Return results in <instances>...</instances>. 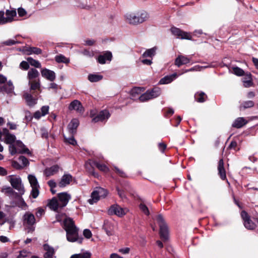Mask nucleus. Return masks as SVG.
Masks as SVG:
<instances>
[{
	"instance_id": "nucleus-55",
	"label": "nucleus",
	"mask_w": 258,
	"mask_h": 258,
	"mask_svg": "<svg viewBox=\"0 0 258 258\" xmlns=\"http://www.w3.org/2000/svg\"><path fill=\"white\" fill-rule=\"evenodd\" d=\"M65 140L66 142L73 145H75L77 144V142L73 137H71L68 139L65 138Z\"/></svg>"
},
{
	"instance_id": "nucleus-8",
	"label": "nucleus",
	"mask_w": 258,
	"mask_h": 258,
	"mask_svg": "<svg viewBox=\"0 0 258 258\" xmlns=\"http://www.w3.org/2000/svg\"><path fill=\"white\" fill-rule=\"evenodd\" d=\"M117 224L112 221L105 220L103 225V229L108 236L114 234L115 229L116 228Z\"/></svg>"
},
{
	"instance_id": "nucleus-18",
	"label": "nucleus",
	"mask_w": 258,
	"mask_h": 258,
	"mask_svg": "<svg viewBox=\"0 0 258 258\" xmlns=\"http://www.w3.org/2000/svg\"><path fill=\"white\" fill-rule=\"evenodd\" d=\"M23 97L25 99L27 104L29 106H33L37 103V98L33 97L31 94L28 92L24 93Z\"/></svg>"
},
{
	"instance_id": "nucleus-54",
	"label": "nucleus",
	"mask_w": 258,
	"mask_h": 258,
	"mask_svg": "<svg viewBox=\"0 0 258 258\" xmlns=\"http://www.w3.org/2000/svg\"><path fill=\"white\" fill-rule=\"evenodd\" d=\"M18 13L20 17H23L26 15L27 12L24 9L20 8L18 9Z\"/></svg>"
},
{
	"instance_id": "nucleus-61",
	"label": "nucleus",
	"mask_w": 258,
	"mask_h": 258,
	"mask_svg": "<svg viewBox=\"0 0 258 258\" xmlns=\"http://www.w3.org/2000/svg\"><path fill=\"white\" fill-rule=\"evenodd\" d=\"M82 53L84 55H86V56H88L89 57H92L93 56V53L91 52H90L88 50H83V51L82 52Z\"/></svg>"
},
{
	"instance_id": "nucleus-30",
	"label": "nucleus",
	"mask_w": 258,
	"mask_h": 258,
	"mask_svg": "<svg viewBox=\"0 0 258 258\" xmlns=\"http://www.w3.org/2000/svg\"><path fill=\"white\" fill-rule=\"evenodd\" d=\"M64 229L66 231L69 230L70 229H72L74 228H77L76 226L74 224V222L70 218H67L64 220Z\"/></svg>"
},
{
	"instance_id": "nucleus-36",
	"label": "nucleus",
	"mask_w": 258,
	"mask_h": 258,
	"mask_svg": "<svg viewBox=\"0 0 258 258\" xmlns=\"http://www.w3.org/2000/svg\"><path fill=\"white\" fill-rule=\"evenodd\" d=\"M254 105V103L252 101H246L240 104L239 109L240 110H243L245 109L252 107Z\"/></svg>"
},
{
	"instance_id": "nucleus-3",
	"label": "nucleus",
	"mask_w": 258,
	"mask_h": 258,
	"mask_svg": "<svg viewBox=\"0 0 258 258\" xmlns=\"http://www.w3.org/2000/svg\"><path fill=\"white\" fill-rule=\"evenodd\" d=\"M28 179L31 187H32L31 195L34 199H35L38 196L39 194L40 186L38 183L37 179L34 175L29 174L28 176Z\"/></svg>"
},
{
	"instance_id": "nucleus-34",
	"label": "nucleus",
	"mask_w": 258,
	"mask_h": 258,
	"mask_svg": "<svg viewBox=\"0 0 258 258\" xmlns=\"http://www.w3.org/2000/svg\"><path fill=\"white\" fill-rule=\"evenodd\" d=\"M100 198L98 194L97 189H96L92 192L91 198L88 200V202L91 205H93V204L97 202L99 200Z\"/></svg>"
},
{
	"instance_id": "nucleus-45",
	"label": "nucleus",
	"mask_w": 258,
	"mask_h": 258,
	"mask_svg": "<svg viewBox=\"0 0 258 258\" xmlns=\"http://www.w3.org/2000/svg\"><path fill=\"white\" fill-rule=\"evenodd\" d=\"M98 194L100 197V198H105L108 195V191L107 190L101 188V187H97L96 188Z\"/></svg>"
},
{
	"instance_id": "nucleus-58",
	"label": "nucleus",
	"mask_w": 258,
	"mask_h": 258,
	"mask_svg": "<svg viewBox=\"0 0 258 258\" xmlns=\"http://www.w3.org/2000/svg\"><path fill=\"white\" fill-rule=\"evenodd\" d=\"M12 166L17 169H20L22 168V166L20 165L17 161H13L12 162Z\"/></svg>"
},
{
	"instance_id": "nucleus-26",
	"label": "nucleus",
	"mask_w": 258,
	"mask_h": 258,
	"mask_svg": "<svg viewBox=\"0 0 258 258\" xmlns=\"http://www.w3.org/2000/svg\"><path fill=\"white\" fill-rule=\"evenodd\" d=\"M247 123V121L243 117H238L232 124V126L235 128H241Z\"/></svg>"
},
{
	"instance_id": "nucleus-52",
	"label": "nucleus",
	"mask_w": 258,
	"mask_h": 258,
	"mask_svg": "<svg viewBox=\"0 0 258 258\" xmlns=\"http://www.w3.org/2000/svg\"><path fill=\"white\" fill-rule=\"evenodd\" d=\"M83 235L86 238H90L92 237V232L91 231L88 229H86L83 231Z\"/></svg>"
},
{
	"instance_id": "nucleus-25",
	"label": "nucleus",
	"mask_w": 258,
	"mask_h": 258,
	"mask_svg": "<svg viewBox=\"0 0 258 258\" xmlns=\"http://www.w3.org/2000/svg\"><path fill=\"white\" fill-rule=\"evenodd\" d=\"M111 59V53L109 51H107L103 55H100L98 56V61L101 64H104L106 60L110 61Z\"/></svg>"
},
{
	"instance_id": "nucleus-63",
	"label": "nucleus",
	"mask_w": 258,
	"mask_h": 258,
	"mask_svg": "<svg viewBox=\"0 0 258 258\" xmlns=\"http://www.w3.org/2000/svg\"><path fill=\"white\" fill-rule=\"evenodd\" d=\"M43 116L44 115H42L40 111H37L35 112L34 114V117L36 119H39L41 116Z\"/></svg>"
},
{
	"instance_id": "nucleus-32",
	"label": "nucleus",
	"mask_w": 258,
	"mask_h": 258,
	"mask_svg": "<svg viewBox=\"0 0 258 258\" xmlns=\"http://www.w3.org/2000/svg\"><path fill=\"white\" fill-rule=\"evenodd\" d=\"M79 124V122L77 119L74 118L71 120V122L68 125V128L71 134H73L75 131Z\"/></svg>"
},
{
	"instance_id": "nucleus-59",
	"label": "nucleus",
	"mask_w": 258,
	"mask_h": 258,
	"mask_svg": "<svg viewBox=\"0 0 258 258\" xmlns=\"http://www.w3.org/2000/svg\"><path fill=\"white\" fill-rule=\"evenodd\" d=\"M130 251L129 247H125L123 248H120L118 250V251L122 254H127Z\"/></svg>"
},
{
	"instance_id": "nucleus-13",
	"label": "nucleus",
	"mask_w": 258,
	"mask_h": 258,
	"mask_svg": "<svg viewBox=\"0 0 258 258\" xmlns=\"http://www.w3.org/2000/svg\"><path fill=\"white\" fill-rule=\"evenodd\" d=\"M59 202L60 204V207L66 206L71 199V196L67 192H62L58 195Z\"/></svg>"
},
{
	"instance_id": "nucleus-41",
	"label": "nucleus",
	"mask_w": 258,
	"mask_h": 258,
	"mask_svg": "<svg viewBox=\"0 0 258 258\" xmlns=\"http://www.w3.org/2000/svg\"><path fill=\"white\" fill-rule=\"evenodd\" d=\"M27 60L29 63V64L31 65L32 66H33L37 68H41V64L37 60H35L33 59L32 57H28L27 58Z\"/></svg>"
},
{
	"instance_id": "nucleus-33",
	"label": "nucleus",
	"mask_w": 258,
	"mask_h": 258,
	"mask_svg": "<svg viewBox=\"0 0 258 258\" xmlns=\"http://www.w3.org/2000/svg\"><path fill=\"white\" fill-rule=\"evenodd\" d=\"M28 85L30 90H40V83L39 79L37 80L30 81L28 82Z\"/></svg>"
},
{
	"instance_id": "nucleus-47",
	"label": "nucleus",
	"mask_w": 258,
	"mask_h": 258,
	"mask_svg": "<svg viewBox=\"0 0 258 258\" xmlns=\"http://www.w3.org/2000/svg\"><path fill=\"white\" fill-rule=\"evenodd\" d=\"M232 70L233 73L237 76H241L244 75L243 70L238 67H233Z\"/></svg>"
},
{
	"instance_id": "nucleus-20",
	"label": "nucleus",
	"mask_w": 258,
	"mask_h": 258,
	"mask_svg": "<svg viewBox=\"0 0 258 258\" xmlns=\"http://www.w3.org/2000/svg\"><path fill=\"white\" fill-rule=\"evenodd\" d=\"M190 61V59L184 55H179L175 60V64L178 67L187 64Z\"/></svg>"
},
{
	"instance_id": "nucleus-43",
	"label": "nucleus",
	"mask_w": 258,
	"mask_h": 258,
	"mask_svg": "<svg viewBox=\"0 0 258 258\" xmlns=\"http://www.w3.org/2000/svg\"><path fill=\"white\" fill-rule=\"evenodd\" d=\"M90 257L91 253L89 252H86L82 253L73 254L70 258H90Z\"/></svg>"
},
{
	"instance_id": "nucleus-50",
	"label": "nucleus",
	"mask_w": 258,
	"mask_h": 258,
	"mask_svg": "<svg viewBox=\"0 0 258 258\" xmlns=\"http://www.w3.org/2000/svg\"><path fill=\"white\" fill-rule=\"evenodd\" d=\"M143 90L141 88L135 87L132 89L131 91V93L133 96H135L136 94H139Z\"/></svg>"
},
{
	"instance_id": "nucleus-5",
	"label": "nucleus",
	"mask_w": 258,
	"mask_h": 258,
	"mask_svg": "<svg viewBox=\"0 0 258 258\" xmlns=\"http://www.w3.org/2000/svg\"><path fill=\"white\" fill-rule=\"evenodd\" d=\"M16 136L13 134H7L5 137V142L7 144H9V150L11 155H13L17 153L16 147L15 145L16 143Z\"/></svg>"
},
{
	"instance_id": "nucleus-44",
	"label": "nucleus",
	"mask_w": 258,
	"mask_h": 258,
	"mask_svg": "<svg viewBox=\"0 0 258 258\" xmlns=\"http://www.w3.org/2000/svg\"><path fill=\"white\" fill-rule=\"evenodd\" d=\"M27 51L29 52L28 54H31L32 53L36 54H39L42 53V50L41 49L38 48V47H29Z\"/></svg>"
},
{
	"instance_id": "nucleus-48",
	"label": "nucleus",
	"mask_w": 258,
	"mask_h": 258,
	"mask_svg": "<svg viewBox=\"0 0 258 258\" xmlns=\"http://www.w3.org/2000/svg\"><path fill=\"white\" fill-rule=\"evenodd\" d=\"M140 209L146 215H149L150 214L148 207L144 204L141 203L139 205Z\"/></svg>"
},
{
	"instance_id": "nucleus-21",
	"label": "nucleus",
	"mask_w": 258,
	"mask_h": 258,
	"mask_svg": "<svg viewBox=\"0 0 258 258\" xmlns=\"http://www.w3.org/2000/svg\"><path fill=\"white\" fill-rule=\"evenodd\" d=\"M43 248L46 251V252L44 254V257L53 258L55 253L54 248L47 244H45L43 245Z\"/></svg>"
},
{
	"instance_id": "nucleus-14",
	"label": "nucleus",
	"mask_w": 258,
	"mask_h": 258,
	"mask_svg": "<svg viewBox=\"0 0 258 258\" xmlns=\"http://www.w3.org/2000/svg\"><path fill=\"white\" fill-rule=\"evenodd\" d=\"M41 73L42 77L50 81H53L55 79V73L52 71L47 69H43L41 70Z\"/></svg>"
},
{
	"instance_id": "nucleus-60",
	"label": "nucleus",
	"mask_w": 258,
	"mask_h": 258,
	"mask_svg": "<svg viewBox=\"0 0 258 258\" xmlns=\"http://www.w3.org/2000/svg\"><path fill=\"white\" fill-rule=\"evenodd\" d=\"M115 169L116 173L117 174H118L120 176H121V177L125 176V174L123 171L120 170L119 169H118L117 167H115Z\"/></svg>"
},
{
	"instance_id": "nucleus-17",
	"label": "nucleus",
	"mask_w": 258,
	"mask_h": 258,
	"mask_svg": "<svg viewBox=\"0 0 258 258\" xmlns=\"http://www.w3.org/2000/svg\"><path fill=\"white\" fill-rule=\"evenodd\" d=\"M24 223L28 225H32L35 223V218L33 214L27 212L24 215Z\"/></svg>"
},
{
	"instance_id": "nucleus-29",
	"label": "nucleus",
	"mask_w": 258,
	"mask_h": 258,
	"mask_svg": "<svg viewBox=\"0 0 258 258\" xmlns=\"http://www.w3.org/2000/svg\"><path fill=\"white\" fill-rule=\"evenodd\" d=\"M39 76L38 71L33 68L31 69L28 72L27 78L29 81L37 80L36 79Z\"/></svg>"
},
{
	"instance_id": "nucleus-15",
	"label": "nucleus",
	"mask_w": 258,
	"mask_h": 258,
	"mask_svg": "<svg viewBox=\"0 0 258 258\" xmlns=\"http://www.w3.org/2000/svg\"><path fill=\"white\" fill-rule=\"evenodd\" d=\"M217 169L218 171V175L220 176L221 179L222 180H226V174L224 167V161L222 159L219 161Z\"/></svg>"
},
{
	"instance_id": "nucleus-27",
	"label": "nucleus",
	"mask_w": 258,
	"mask_h": 258,
	"mask_svg": "<svg viewBox=\"0 0 258 258\" xmlns=\"http://www.w3.org/2000/svg\"><path fill=\"white\" fill-rule=\"evenodd\" d=\"M14 87L12 82L11 81L7 82L1 88L2 91H4L8 94L12 93L14 92Z\"/></svg>"
},
{
	"instance_id": "nucleus-7",
	"label": "nucleus",
	"mask_w": 258,
	"mask_h": 258,
	"mask_svg": "<svg viewBox=\"0 0 258 258\" xmlns=\"http://www.w3.org/2000/svg\"><path fill=\"white\" fill-rule=\"evenodd\" d=\"M241 217L246 228L249 230H253L256 228V225L251 221L249 216L245 211L241 212Z\"/></svg>"
},
{
	"instance_id": "nucleus-19",
	"label": "nucleus",
	"mask_w": 258,
	"mask_h": 258,
	"mask_svg": "<svg viewBox=\"0 0 258 258\" xmlns=\"http://www.w3.org/2000/svg\"><path fill=\"white\" fill-rule=\"evenodd\" d=\"M15 145L16 147L17 153L28 154L30 153L29 149L25 147L21 141L19 140L16 141Z\"/></svg>"
},
{
	"instance_id": "nucleus-51",
	"label": "nucleus",
	"mask_w": 258,
	"mask_h": 258,
	"mask_svg": "<svg viewBox=\"0 0 258 258\" xmlns=\"http://www.w3.org/2000/svg\"><path fill=\"white\" fill-rule=\"evenodd\" d=\"M20 161L23 164L24 166H26L28 165L29 161L28 159L24 156H21L19 158Z\"/></svg>"
},
{
	"instance_id": "nucleus-37",
	"label": "nucleus",
	"mask_w": 258,
	"mask_h": 258,
	"mask_svg": "<svg viewBox=\"0 0 258 258\" xmlns=\"http://www.w3.org/2000/svg\"><path fill=\"white\" fill-rule=\"evenodd\" d=\"M94 165L101 171L104 173H108L109 171V168L104 164H102L98 162H95Z\"/></svg>"
},
{
	"instance_id": "nucleus-56",
	"label": "nucleus",
	"mask_w": 258,
	"mask_h": 258,
	"mask_svg": "<svg viewBox=\"0 0 258 258\" xmlns=\"http://www.w3.org/2000/svg\"><path fill=\"white\" fill-rule=\"evenodd\" d=\"M7 78L3 75H0V85H5L7 83ZM2 87H0V89Z\"/></svg>"
},
{
	"instance_id": "nucleus-6",
	"label": "nucleus",
	"mask_w": 258,
	"mask_h": 258,
	"mask_svg": "<svg viewBox=\"0 0 258 258\" xmlns=\"http://www.w3.org/2000/svg\"><path fill=\"white\" fill-rule=\"evenodd\" d=\"M160 94V91L158 89H155L151 91H147L142 94L140 97L139 100L141 102H145L150 99L157 97Z\"/></svg>"
},
{
	"instance_id": "nucleus-57",
	"label": "nucleus",
	"mask_w": 258,
	"mask_h": 258,
	"mask_svg": "<svg viewBox=\"0 0 258 258\" xmlns=\"http://www.w3.org/2000/svg\"><path fill=\"white\" fill-rule=\"evenodd\" d=\"M5 14L3 11H0V24H5Z\"/></svg>"
},
{
	"instance_id": "nucleus-9",
	"label": "nucleus",
	"mask_w": 258,
	"mask_h": 258,
	"mask_svg": "<svg viewBox=\"0 0 258 258\" xmlns=\"http://www.w3.org/2000/svg\"><path fill=\"white\" fill-rule=\"evenodd\" d=\"M128 211L127 209H123L117 205H113L109 209L108 213L110 215H115L118 217H122L125 215Z\"/></svg>"
},
{
	"instance_id": "nucleus-64",
	"label": "nucleus",
	"mask_w": 258,
	"mask_h": 258,
	"mask_svg": "<svg viewBox=\"0 0 258 258\" xmlns=\"http://www.w3.org/2000/svg\"><path fill=\"white\" fill-rule=\"evenodd\" d=\"M44 212V211L42 209L39 208L37 210V211L36 213V215L37 217H41Z\"/></svg>"
},
{
	"instance_id": "nucleus-39",
	"label": "nucleus",
	"mask_w": 258,
	"mask_h": 258,
	"mask_svg": "<svg viewBox=\"0 0 258 258\" xmlns=\"http://www.w3.org/2000/svg\"><path fill=\"white\" fill-rule=\"evenodd\" d=\"M157 50L156 47H153L152 48L147 50L143 54L142 56L143 57H152L155 55L156 51Z\"/></svg>"
},
{
	"instance_id": "nucleus-62",
	"label": "nucleus",
	"mask_w": 258,
	"mask_h": 258,
	"mask_svg": "<svg viewBox=\"0 0 258 258\" xmlns=\"http://www.w3.org/2000/svg\"><path fill=\"white\" fill-rule=\"evenodd\" d=\"M16 43V42L13 40H9L4 42L6 45H12Z\"/></svg>"
},
{
	"instance_id": "nucleus-23",
	"label": "nucleus",
	"mask_w": 258,
	"mask_h": 258,
	"mask_svg": "<svg viewBox=\"0 0 258 258\" xmlns=\"http://www.w3.org/2000/svg\"><path fill=\"white\" fill-rule=\"evenodd\" d=\"M70 110H75L79 112H82L83 111V107L80 103L77 100H75L71 103L69 107Z\"/></svg>"
},
{
	"instance_id": "nucleus-11",
	"label": "nucleus",
	"mask_w": 258,
	"mask_h": 258,
	"mask_svg": "<svg viewBox=\"0 0 258 258\" xmlns=\"http://www.w3.org/2000/svg\"><path fill=\"white\" fill-rule=\"evenodd\" d=\"M110 116V114L108 110H103L101 111L97 116L93 117L92 120L95 122L103 121L108 119Z\"/></svg>"
},
{
	"instance_id": "nucleus-22",
	"label": "nucleus",
	"mask_w": 258,
	"mask_h": 258,
	"mask_svg": "<svg viewBox=\"0 0 258 258\" xmlns=\"http://www.w3.org/2000/svg\"><path fill=\"white\" fill-rule=\"evenodd\" d=\"M178 75L176 73H174L172 75H167L162 78L160 81V84H167L171 82H172L174 80H175Z\"/></svg>"
},
{
	"instance_id": "nucleus-4",
	"label": "nucleus",
	"mask_w": 258,
	"mask_h": 258,
	"mask_svg": "<svg viewBox=\"0 0 258 258\" xmlns=\"http://www.w3.org/2000/svg\"><path fill=\"white\" fill-rule=\"evenodd\" d=\"M157 220L160 227L161 238L164 240H167L168 238V228L163 217L161 215H158Z\"/></svg>"
},
{
	"instance_id": "nucleus-38",
	"label": "nucleus",
	"mask_w": 258,
	"mask_h": 258,
	"mask_svg": "<svg viewBox=\"0 0 258 258\" xmlns=\"http://www.w3.org/2000/svg\"><path fill=\"white\" fill-rule=\"evenodd\" d=\"M55 60L58 63L62 62L66 64H68L70 62L69 58L66 57L62 54H59L55 56Z\"/></svg>"
},
{
	"instance_id": "nucleus-35",
	"label": "nucleus",
	"mask_w": 258,
	"mask_h": 258,
	"mask_svg": "<svg viewBox=\"0 0 258 258\" xmlns=\"http://www.w3.org/2000/svg\"><path fill=\"white\" fill-rule=\"evenodd\" d=\"M195 97L197 101L200 103L205 102L207 98L206 94L203 92H197Z\"/></svg>"
},
{
	"instance_id": "nucleus-46",
	"label": "nucleus",
	"mask_w": 258,
	"mask_h": 258,
	"mask_svg": "<svg viewBox=\"0 0 258 258\" xmlns=\"http://www.w3.org/2000/svg\"><path fill=\"white\" fill-rule=\"evenodd\" d=\"M2 192L7 195L13 194L15 192L10 186H4L1 190Z\"/></svg>"
},
{
	"instance_id": "nucleus-42",
	"label": "nucleus",
	"mask_w": 258,
	"mask_h": 258,
	"mask_svg": "<svg viewBox=\"0 0 258 258\" xmlns=\"http://www.w3.org/2000/svg\"><path fill=\"white\" fill-rule=\"evenodd\" d=\"M103 77L101 75L91 74L88 77V80L91 82H96L101 80Z\"/></svg>"
},
{
	"instance_id": "nucleus-2",
	"label": "nucleus",
	"mask_w": 258,
	"mask_h": 258,
	"mask_svg": "<svg viewBox=\"0 0 258 258\" xmlns=\"http://www.w3.org/2000/svg\"><path fill=\"white\" fill-rule=\"evenodd\" d=\"M7 179L12 186L19 191V194L22 195L25 193V188L21 178L19 176L14 175H10L8 176Z\"/></svg>"
},
{
	"instance_id": "nucleus-40",
	"label": "nucleus",
	"mask_w": 258,
	"mask_h": 258,
	"mask_svg": "<svg viewBox=\"0 0 258 258\" xmlns=\"http://www.w3.org/2000/svg\"><path fill=\"white\" fill-rule=\"evenodd\" d=\"M245 79L243 81V86L247 88L252 86L253 83L250 74H246Z\"/></svg>"
},
{
	"instance_id": "nucleus-1",
	"label": "nucleus",
	"mask_w": 258,
	"mask_h": 258,
	"mask_svg": "<svg viewBox=\"0 0 258 258\" xmlns=\"http://www.w3.org/2000/svg\"><path fill=\"white\" fill-rule=\"evenodd\" d=\"M148 18V15L145 11H140L137 13H127L125 15L127 22L130 24L138 25L145 22Z\"/></svg>"
},
{
	"instance_id": "nucleus-53",
	"label": "nucleus",
	"mask_w": 258,
	"mask_h": 258,
	"mask_svg": "<svg viewBox=\"0 0 258 258\" xmlns=\"http://www.w3.org/2000/svg\"><path fill=\"white\" fill-rule=\"evenodd\" d=\"M49 106H43L41 108V112L42 115H45L48 112Z\"/></svg>"
},
{
	"instance_id": "nucleus-28",
	"label": "nucleus",
	"mask_w": 258,
	"mask_h": 258,
	"mask_svg": "<svg viewBox=\"0 0 258 258\" xmlns=\"http://www.w3.org/2000/svg\"><path fill=\"white\" fill-rule=\"evenodd\" d=\"M59 169L58 165H53L49 168H47L44 171V174L46 176H50L56 173Z\"/></svg>"
},
{
	"instance_id": "nucleus-10",
	"label": "nucleus",
	"mask_w": 258,
	"mask_h": 258,
	"mask_svg": "<svg viewBox=\"0 0 258 258\" xmlns=\"http://www.w3.org/2000/svg\"><path fill=\"white\" fill-rule=\"evenodd\" d=\"M171 32L177 38L188 40H190L191 39V36L189 33L184 32L177 28L172 27L171 28Z\"/></svg>"
},
{
	"instance_id": "nucleus-16",
	"label": "nucleus",
	"mask_w": 258,
	"mask_h": 258,
	"mask_svg": "<svg viewBox=\"0 0 258 258\" xmlns=\"http://www.w3.org/2000/svg\"><path fill=\"white\" fill-rule=\"evenodd\" d=\"M72 180V176L69 174H64L60 181L59 182L58 185L60 187H63L67 185H69Z\"/></svg>"
},
{
	"instance_id": "nucleus-12",
	"label": "nucleus",
	"mask_w": 258,
	"mask_h": 258,
	"mask_svg": "<svg viewBox=\"0 0 258 258\" xmlns=\"http://www.w3.org/2000/svg\"><path fill=\"white\" fill-rule=\"evenodd\" d=\"M67 238L69 241L75 242L78 239V229L74 228L66 231Z\"/></svg>"
},
{
	"instance_id": "nucleus-49",
	"label": "nucleus",
	"mask_w": 258,
	"mask_h": 258,
	"mask_svg": "<svg viewBox=\"0 0 258 258\" xmlns=\"http://www.w3.org/2000/svg\"><path fill=\"white\" fill-rule=\"evenodd\" d=\"M20 68L25 71L28 70L29 68V63L28 61H22L20 64Z\"/></svg>"
},
{
	"instance_id": "nucleus-24",
	"label": "nucleus",
	"mask_w": 258,
	"mask_h": 258,
	"mask_svg": "<svg viewBox=\"0 0 258 258\" xmlns=\"http://www.w3.org/2000/svg\"><path fill=\"white\" fill-rule=\"evenodd\" d=\"M16 10H7L6 17H5V23L12 22L16 16Z\"/></svg>"
},
{
	"instance_id": "nucleus-31",
	"label": "nucleus",
	"mask_w": 258,
	"mask_h": 258,
	"mask_svg": "<svg viewBox=\"0 0 258 258\" xmlns=\"http://www.w3.org/2000/svg\"><path fill=\"white\" fill-rule=\"evenodd\" d=\"M48 206L49 208L54 210L56 211L58 208H61L60 207V204L59 201L57 200L56 198H52L48 203Z\"/></svg>"
}]
</instances>
